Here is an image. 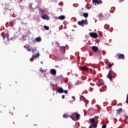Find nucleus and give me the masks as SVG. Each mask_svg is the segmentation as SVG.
I'll use <instances>...</instances> for the list:
<instances>
[{"label":"nucleus","mask_w":128,"mask_h":128,"mask_svg":"<svg viewBox=\"0 0 128 128\" xmlns=\"http://www.w3.org/2000/svg\"><path fill=\"white\" fill-rule=\"evenodd\" d=\"M64 18H66V17L64 16H60L58 17V19L60 20H64Z\"/></svg>","instance_id":"16"},{"label":"nucleus","mask_w":128,"mask_h":128,"mask_svg":"<svg viewBox=\"0 0 128 128\" xmlns=\"http://www.w3.org/2000/svg\"><path fill=\"white\" fill-rule=\"evenodd\" d=\"M104 90H102V88H100V92H104Z\"/></svg>","instance_id":"27"},{"label":"nucleus","mask_w":128,"mask_h":128,"mask_svg":"<svg viewBox=\"0 0 128 128\" xmlns=\"http://www.w3.org/2000/svg\"><path fill=\"white\" fill-rule=\"evenodd\" d=\"M68 90H63V92H64V94H68Z\"/></svg>","instance_id":"24"},{"label":"nucleus","mask_w":128,"mask_h":128,"mask_svg":"<svg viewBox=\"0 0 128 128\" xmlns=\"http://www.w3.org/2000/svg\"><path fill=\"white\" fill-rule=\"evenodd\" d=\"M64 98H65V96H64V95H62V99H64Z\"/></svg>","instance_id":"28"},{"label":"nucleus","mask_w":128,"mask_h":128,"mask_svg":"<svg viewBox=\"0 0 128 128\" xmlns=\"http://www.w3.org/2000/svg\"><path fill=\"white\" fill-rule=\"evenodd\" d=\"M68 116H68V114H65L63 115V118H68Z\"/></svg>","instance_id":"19"},{"label":"nucleus","mask_w":128,"mask_h":128,"mask_svg":"<svg viewBox=\"0 0 128 128\" xmlns=\"http://www.w3.org/2000/svg\"><path fill=\"white\" fill-rule=\"evenodd\" d=\"M83 16H84V18H88V14L84 13L83 14Z\"/></svg>","instance_id":"20"},{"label":"nucleus","mask_w":128,"mask_h":128,"mask_svg":"<svg viewBox=\"0 0 128 128\" xmlns=\"http://www.w3.org/2000/svg\"><path fill=\"white\" fill-rule=\"evenodd\" d=\"M116 58L117 60H124V54H117Z\"/></svg>","instance_id":"4"},{"label":"nucleus","mask_w":128,"mask_h":128,"mask_svg":"<svg viewBox=\"0 0 128 128\" xmlns=\"http://www.w3.org/2000/svg\"><path fill=\"white\" fill-rule=\"evenodd\" d=\"M2 36L3 40H4V42L6 44H8L10 43V39L8 38V34L6 33L4 34L2 33Z\"/></svg>","instance_id":"1"},{"label":"nucleus","mask_w":128,"mask_h":128,"mask_svg":"<svg viewBox=\"0 0 128 128\" xmlns=\"http://www.w3.org/2000/svg\"><path fill=\"white\" fill-rule=\"evenodd\" d=\"M36 40L38 42H42V38H40V37H37L36 38Z\"/></svg>","instance_id":"17"},{"label":"nucleus","mask_w":128,"mask_h":128,"mask_svg":"<svg viewBox=\"0 0 128 128\" xmlns=\"http://www.w3.org/2000/svg\"><path fill=\"white\" fill-rule=\"evenodd\" d=\"M40 71L41 72H44V70H40Z\"/></svg>","instance_id":"30"},{"label":"nucleus","mask_w":128,"mask_h":128,"mask_svg":"<svg viewBox=\"0 0 128 128\" xmlns=\"http://www.w3.org/2000/svg\"><path fill=\"white\" fill-rule=\"evenodd\" d=\"M125 118H126V120H128V116H125Z\"/></svg>","instance_id":"31"},{"label":"nucleus","mask_w":128,"mask_h":128,"mask_svg":"<svg viewBox=\"0 0 128 128\" xmlns=\"http://www.w3.org/2000/svg\"><path fill=\"white\" fill-rule=\"evenodd\" d=\"M2 88L0 86V88Z\"/></svg>","instance_id":"35"},{"label":"nucleus","mask_w":128,"mask_h":128,"mask_svg":"<svg viewBox=\"0 0 128 128\" xmlns=\"http://www.w3.org/2000/svg\"><path fill=\"white\" fill-rule=\"evenodd\" d=\"M36 48H34V49H32V52H36Z\"/></svg>","instance_id":"26"},{"label":"nucleus","mask_w":128,"mask_h":128,"mask_svg":"<svg viewBox=\"0 0 128 128\" xmlns=\"http://www.w3.org/2000/svg\"><path fill=\"white\" fill-rule=\"evenodd\" d=\"M57 92L59 94H62V92H64V89L62 88H60L57 90Z\"/></svg>","instance_id":"13"},{"label":"nucleus","mask_w":128,"mask_h":128,"mask_svg":"<svg viewBox=\"0 0 128 128\" xmlns=\"http://www.w3.org/2000/svg\"><path fill=\"white\" fill-rule=\"evenodd\" d=\"M42 20H50V17L47 14H44L42 16Z\"/></svg>","instance_id":"11"},{"label":"nucleus","mask_w":128,"mask_h":128,"mask_svg":"<svg viewBox=\"0 0 128 128\" xmlns=\"http://www.w3.org/2000/svg\"><path fill=\"white\" fill-rule=\"evenodd\" d=\"M92 50H93L94 52H96L98 50V48L96 46H92Z\"/></svg>","instance_id":"10"},{"label":"nucleus","mask_w":128,"mask_h":128,"mask_svg":"<svg viewBox=\"0 0 128 128\" xmlns=\"http://www.w3.org/2000/svg\"><path fill=\"white\" fill-rule=\"evenodd\" d=\"M126 104H128V94L127 95L126 100Z\"/></svg>","instance_id":"25"},{"label":"nucleus","mask_w":128,"mask_h":128,"mask_svg":"<svg viewBox=\"0 0 128 128\" xmlns=\"http://www.w3.org/2000/svg\"><path fill=\"white\" fill-rule=\"evenodd\" d=\"M108 68H112V64L110 63L109 64H108Z\"/></svg>","instance_id":"22"},{"label":"nucleus","mask_w":128,"mask_h":128,"mask_svg":"<svg viewBox=\"0 0 128 128\" xmlns=\"http://www.w3.org/2000/svg\"><path fill=\"white\" fill-rule=\"evenodd\" d=\"M40 56V53L37 54L36 55H32V57L30 58V62H34V58H38Z\"/></svg>","instance_id":"7"},{"label":"nucleus","mask_w":128,"mask_h":128,"mask_svg":"<svg viewBox=\"0 0 128 128\" xmlns=\"http://www.w3.org/2000/svg\"><path fill=\"white\" fill-rule=\"evenodd\" d=\"M90 120L91 124H96V123H94V122H96V120L94 118H90Z\"/></svg>","instance_id":"18"},{"label":"nucleus","mask_w":128,"mask_h":128,"mask_svg":"<svg viewBox=\"0 0 128 128\" xmlns=\"http://www.w3.org/2000/svg\"><path fill=\"white\" fill-rule=\"evenodd\" d=\"M102 54H103V56H104V54H105L104 51H102Z\"/></svg>","instance_id":"33"},{"label":"nucleus","mask_w":128,"mask_h":128,"mask_svg":"<svg viewBox=\"0 0 128 128\" xmlns=\"http://www.w3.org/2000/svg\"><path fill=\"white\" fill-rule=\"evenodd\" d=\"M92 2L94 4H100V1L98 0H92Z\"/></svg>","instance_id":"14"},{"label":"nucleus","mask_w":128,"mask_h":128,"mask_svg":"<svg viewBox=\"0 0 128 128\" xmlns=\"http://www.w3.org/2000/svg\"><path fill=\"white\" fill-rule=\"evenodd\" d=\"M27 50H28V52H30V48H28V49H27Z\"/></svg>","instance_id":"32"},{"label":"nucleus","mask_w":128,"mask_h":128,"mask_svg":"<svg viewBox=\"0 0 128 128\" xmlns=\"http://www.w3.org/2000/svg\"><path fill=\"white\" fill-rule=\"evenodd\" d=\"M102 128H106V125L104 124L102 126Z\"/></svg>","instance_id":"23"},{"label":"nucleus","mask_w":128,"mask_h":128,"mask_svg":"<svg viewBox=\"0 0 128 128\" xmlns=\"http://www.w3.org/2000/svg\"><path fill=\"white\" fill-rule=\"evenodd\" d=\"M124 0H119V2H122Z\"/></svg>","instance_id":"29"},{"label":"nucleus","mask_w":128,"mask_h":128,"mask_svg":"<svg viewBox=\"0 0 128 128\" xmlns=\"http://www.w3.org/2000/svg\"><path fill=\"white\" fill-rule=\"evenodd\" d=\"M94 80H95V82H96V84L98 86H100V85L102 84V80H100L98 78H96Z\"/></svg>","instance_id":"5"},{"label":"nucleus","mask_w":128,"mask_h":128,"mask_svg":"<svg viewBox=\"0 0 128 128\" xmlns=\"http://www.w3.org/2000/svg\"><path fill=\"white\" fill-rule=\"evenodd\" d=\"M88 22V20H82L81 21H78V26H83V24H86V22Z\"/></svg>","instance_id":"8"},{"label":"nucleus","mask_w":128,"mask_h":128,"mask_svg":"<svg viewBox=\"0 0 128 128\" xmlns=\"http://www.w3.org/2000/svg\"><path fill=\"white\" fill-rule=\"evenodd\" d=\"M80 70L83 72H87L88 70V68L86 66H83L81 67Z\"/></svg>","instance_id":"9"},{"label":"nucleus","mask_w":128,"mask_h":128,"mask_svg":"<svg viewBox=\"0 0 128 128\" xmlns=\"http://www.w3.org/2000/svg\"><path fill=\"white\" fill-rule=\"evenodd\" d=\"M41 64H44L42 62H41Z\"/></svg>","instance_id":"34"},{"label":"nucleus","mask_w":128,"mask_h":128,"mask_svg":"<svg viewBox=\"0 0 128 128\" xmlns=\"http://www.w3.org/2000/svg\"><path fill=\"white\" fill-rule=\"evenodd\" d=\"M112 70H110L108 72V74L107 75V78H109L110 80H112Z\"/></svg>","instance_id":"6"},{"label":"nucleus","mask_w":128,"mask_h":128,"mask_svg":"<svg viewBox=\"0 0 128 128\" xmlns=\"http://www.w3.org/2000/svg\"><path fill=\"white\" fill-rule=\"evenodd\" d=\"M122 112V108H120L118 110H116V114H120Z\"/></svg>","instance_id":"15"},{"label":"nucleus","mask_w":128,"mask_h":128,"mask_svg":"<svg viewBox=\"0 0 128 128\" xmlns=\"http://www.w3.org/2000/svg\"><path fill=\"white\" fill-rule=\"evenodd\" d=\"M80 114L75 112V113H73L72 115L70 116H69L72 118V120H74L76 122L80 120Z\"/></svg>","instance_id":"2"},{"label":"nucleus","mask_w":128,"mask_h":128,"mask_svg":"<svg viewBox=\"0 0 128 128\" xmlns=\"http://www.w3.org/2000/svg\"><path fill=\"white\" fill-rule=\"evenodd\" d=\"M89 36H90V38H96L98 36V34L96 32H90L89 33Z\"/></svg>","instance_id":"3"},{"label":"nucleus","mask_w":128,"mask_h":128,"mask_svg":"<svg viewBox=\"0 0 128 128\" xmlns=\"http://www.w3.org/2000/svg\"><path fill=\"white\" fill-rule=\"evenodd\" d=\"M44 29L46 30H50V27L46 26H44Z\"/></svg>","instance_id":"21"},{"label":"nucleus","mask_w":128,"mask_h":128,"mask_svg":"<svg viewBox=\"0 0 128 128\" xmlns=\"http://www.w3.org/2000/svg\"><path fill=\"white\" fill-rule=\"evenodd\" d=\"M50 74H53V76H56V71L54 69H52L50 70Z\"/></svg>","instance_id":"12"}]
</instances>
